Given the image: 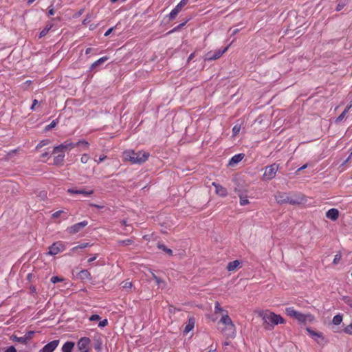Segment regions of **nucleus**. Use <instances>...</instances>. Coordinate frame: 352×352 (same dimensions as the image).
Returning a JSON list of instances; mask_svg holds the SVG:
<instances>
[{"instance_id":"obj_1","label":"nucleus","mask_w":352,"mask_h":352,"mask_svg":"<svg viewBox=\"0 0 352 352\" xmlns=\"http://www.w3.org/2000/svg\"><path fill=\"white\" fill-rule=\"evenodd\" d=\"M149 156V153L145 151L135 152L133 150L129 149L124 151L122 153L124 161L131 164H142L148 159Z\"/></svg>"},{"instance_id":"obj_2","label":"nucleus","mask_w":352,"mask_h":352,"mask_svg":"<svg viewBox=\"0 0 352 352\" xmlns=\"http://www.w3.org/2000/svg\"><path fill=\"white\" fill-rule=\"evenodd\" d=\"M222 324L223 327H219L221 333L227 338H232L236 335V327L231 318L228 315L227 311L223 314L219 322V324Z\"/></svg>"},{"instance_id":"obj_3","label":"nucleus","mask_w":352,"mask_h":352,"mask_svg":"<svg viewBox=\"0 0 352 352\" xmlns=\"http://www.w3.org/2000/svg\"><path fill=\"white\" fill-rule=\"evenodd\" d=\"M265 324V328L272 329L275 325L283 324L285 320L280 316L269 311H262L259 314Z\"/></svg>"},{"instance_id":"obj_4","label":"nucleus","mask_w":352,"mask_h":352,"mask_svg":"<svg viewBox=\"0 0 352 352\" xmlns=\"http://www.w3.org/2000/svg\"><path fill=\"white\" fill-rule=\"evenodd\" d=\"M285 313L288 316L295 318L300 323L306 324L307 322H312L314 320V316L312 314H302L296 311L292 307H287Z\"/></svg>"},{"instance_id":"obj_5","label":"nucleus","mask_w":352,"mask_h":352,"mask_svg":"<svg viewBox=\"0 0 352 352\" xmlns=\"http://www.w3.org/2000/svg\"><path fill=\"white\" fill-rule=\"evenodd\" d=\"M278 169V165L273 164L272 165L265 167V172L263 175V179L264 180H270L273 179L276 174Z\"/></svg>"},{"instance_id":"obj_6","label":"nucleus","mask_w":352,"mask_h":352,"mask_svg":"<svg viewBox=\"0 0 352 352\" xmlns=\"http://www.w3.org/2000/svg\"><path fill=\"white\" fill-rule=\"evenodd\" d=\"M65 245L62 241H57L54 243L50 248L47 253L48 255L54 256L65 250Z\"/></svg>"},{"instance_id":"obj_7","label":"nucleus","mask_w":352,"mask_h":352,"mask_svg":"<svg viewBox=\"0 0 352 352\" xmlns=\"http://www.w3.org/2000/svg\"><path fill=\"white\" fill-rule=\"evenodd\" d=\"M228 47L229 45L223 49H218L213 52H209L206 54V59L208 60H214L219 58L228 50Z\"/></svg>"},{"instance_id":"obj_8","label":"nucleus","mask_w":352,"mask_h":352,"mask_svg":"<svg viewBox=\"0 0 352 352\" xmlns=\"http://www.w3.org/2000/svg\"><path fill=\"white\" fill-rule=\"evenodd\" d=\"M91 340L87 337L81 338L77 342V347L80 352H89V346Z\"/></svg>"},{"instance_id":"obj_9","label":"nucleus","mask_w":352,"mask_h":352,"mask_svg":"<svg viewBox=\"0 0 352 352\" xmlns=\"http://www.w3.org/2000/svg\"><path fill=\"white\" fill-rule=\"evenodd\" d=\"M34 334V331H28L23 337H18V336L14 335L11 337V339L14 342H20V343L26 344L28 343V342L30 340H31V338H32Z\"/></svg>"},{"instance_id":"obj_10","label":"nucleus","mask_w":352,"mask_h":352,"mask_svg":"<svg viewBox=\"0 0 352 352\" xmlns=\"http://www.w3.org/2000/svg\"><path fill=\"white\" fill-rule=\"evenodd\" d=\"M76 146V143L69 142H65L63 144L55 146L54 148L53 153H63L64 152V150H71L73 148Z\"/></svg>"},{"instance_id":"obj_11","label":"nucleus","mask_w":352,"mask_h":352,"mask_svg":"<svg viewBox=\"0 0 352 352\" xmlns=\"http://www.w3.org/2000/svg\"><path fill=\"white\" fill-rule=\"evenodd\" d=\"M88 225L87 221H82L81 222L77 223L70 227L67 228V231L72 234H74L80 232L82 228L86 227Z\"/></svg>"},{"instance_id":"obj_12","label":"nucleus","mask_w":352,"mask_h":352,"mask_svg":"<svg viewBox=\"0 0 352 352\" xmlns=\"http://www.w3.org/2000/svg\"><path fill=\"white\" fill-rule=\"evenodd\" d=\"M188 2V0H182L169 14V19L170 20L175 19L178 13L182 10V8L185 6Z\"/></svg>"},{"instance_id":"obj_13","label":"nucleus","mask_w":352,"mask_h":352,"mask_svg":"<svg viewBox=\"0 0 352 352\" xmlns=\"http://www.w3.org/2000/svg\"><path fill=\"white\" fill-rule=\"evenodd\" d=\"M59 342L58 340H54L46 344L38 352H54L58 347Z\"/></svg>"},{"instance_id":"obj_14","label":"nucleus","mask_w":352,"mask_h":352,"mask_svg":"<svg viewBox=\"0 0 352 352\" xmlns=\"http://www.w3.org/2000/svg\"><path fill=\"white\" fill-rule=\"evenodd\" d=\"M67 192L70 195H82L85 197H89L94 193V190H92L86 191L85 190H77L75 188H68Z\"/></svg>"},{"instance_id":"obj_15","label":"nucleus","mask_w":352,"mask_h":352,"mask_svg":"<svg viewBox=\"0 0 352 352\" xmlns=\"http://www.w3.org/2000/svg\"><path fill=\"white\" fill-rule=\"evenodd\" d=\"M339 216V211L336 208H331L326 212V217L332 220L336 221Z\"/></svg>"},{"instance_id":"obj_16","label":"nucleus","mask_w":352,"mask_h":352,"mask_svg":"<svg viewBox=\"0 0 352 352\" xmlns=\"http://www.w3.org/2000/svg\"><path fill=\"white\" fill-rule=\"evenodd\" d=\"M212 186L215 188V192L217 195H219L221 197H226L228 195L227 190L223 187L222 186L213 182Z\"/></svg>"},{"instance_id":"obj_17","label":"nucleus","mask_w":352,"mask_h":352,"mask_svg":"<svg viewBox=\"0 0 352 352\" xmlns=\"http://www.w3.org/2000/svg\"><path fill=\"white\" fill-rule=\"evenodd\" d=\"M275 198L278 204H283L287 203L289 196L286 193L279 192L275 195Z\"/></svg>"},{"instance_id":"obj_18","label":"nucleus","mask_w":352,"mask_h":352,"mask_svg":"<svg viewBox=\"0 0 352 352\" xmlns=\"http://www.w3.org/2000/svg\"><path fill=\"white\" fill-rule=\"evenodd\" d=\"M235 192L238 194L240 198V205L245 206L249 203L248 199H247V196L244 195L243 192L237 188H235Z\"/></svg>"},{"instance_id":"obj_19","label":"nucleus","mask_w":352,"mask_h":352,"mask_svg":"<svg viewBox=\"0 0 352 352\" xmlns=\"http://www.w3.org/2000/svg\"><path fill=\"white\" fill-rule=\"evenodd\" d=\"M306 330L308 332L309 335L318 342H320L319 339L323 340V337L321 333L316 332L311 329L310 328H307Z\"/></svg>"},{"instance_id":"obj_20","label":"nucleus","mask_w":352,"mask_h":352,"mask_svg":"<svg viewBox=\"0 0 352 352\" xmlns=\"http://www.w3.org/2000/svg\"><path fill=\"white\" fill-rule=\"evenodd\" d=\"M245 155L243 153H239L234 155L229 161V165L234 166L239 162H240L244 157Z\"/></svg>"},{"instance_id":"obj_21","label":"nucleus","mask_w":352,"mask_h":352,"mask_svg":"<svg viewBox=\"0 0 352 352\" xmlns=\"http://www.w3.org/2000/svg\"><path fill=\"white\" fill-rule=\"evenodd\" d=\"M74 342L71 341L66 342L61 348L62 352H72L74 347Z\"/></svg>"},{"instance_id":"obj_22","label":"nucleus","mask_w":352,"mask_h":352,"mask_svg":"<svg viewBox=\"0 0 352 352\" xmlns=\"http://www.w3.org/2000/svg\"><path fill=\"white\" fill-rule=\"evenodd\" d=\"M155 284L157 285V289L164 290L166 288L167 284L166 283L161 279L155 276Z\"/></svg>"},{"instance_id":"obj_23","label":"nucleus","mask_w":352,"mask_h":352,"mask_svg":"<svg viewBox=\"0 0 352 352\" xmlns=\"http://www.w3.org/2000/svg\"><path fill=\"white\" fill-rule=\"evenodd\" d=\"M240 265L238 260L230 262L227 265V270L230 272L234 271Z\"/></svg>"},{"instance_id":"obj_24","label":"nucleus","mask_w":352,"mask_h":352,"mask_svg":"<svg viewBox=\"0 0 352 352\" xmlns=\"http://www.w3.org/2000/svg\"><path fill=\"white\" fill-rule=\"evenodd\" d=\"M108 60V57L107 56H103V57H101L98 60H97L96 61H95L91 65V69H94V68H96V67L103 64L105 61H107Z\"/></svg>"},{"instance_id":"obj_25","label":"nucleus","mask_w":352,"mask_h":352,"mask_svg":"<svg viewBox=\"0 0 352 352\" xmlns=\"http://www.w3.org/2000/svg\"><path fill=\"white\" fill-rule=\"evenodd\" d=\"M352 107V103L349 105L346 106L343 112L336 118V122H341L344 118L345 117L346 114L348 113L349 109Z\"/></svg>"},{"instance_id":"obj_26","label":"nucleus","mask_w":352,"mask_h":352,"mask_svg":"<svg viewBox=\"0 0 352 352\" xmlns=\"http://www.w3.org/2000/svg\"><path fill=\"white\" fill-rule=\"evenodd\" d=\"M194 326H195V321H194V319L192 318H190L188 320V324L186 325L185 327V329H184V332L185 333H188V332H190L191 330H192V329L194 328Z\"/></svg>"},{"instance_id":"obj_27","label":"nucleus","mask_w":352,"mask_h":352,"mask_svg":"<svg viewBox=\"0 0 352 352\" xmlns=\"http://www.w3.org/2000/svg\"><path fill=\"white\" fill-rule=\"evenodd\" d=\"M64 158H65L64 152L59 153V154L56 157H54V164H56V165L61 164L63 162Z\"/></svg>"},{"instance_id":"obj_28","label":"nucleus","mask_w":352,"mask_h":352,"mask_svg":"<svg viewBox=\"0 0 352 352\" xmlns=\"http://www.w3.org/2000/svg\"><path fill=\"white\" fill-rule=\"evenodd\" d=\"M52 27H53V24H52V23L47 24L46 26L43 28V30L40 32L39 38H41L45 36L49 32V31L52 29Z\"/></svg>"},{"instance_id":"obj_29","label":"nucleus","mask_w":352,"mask_h":352,"mask_svg":"<svg viewBox=\"0 0 352 352\" xmlns=\"http://www.w3.org/2000/svg\"><path fill=\"white\" fill-rule=\"evenodd\" d=\"M157 248L160 250H162L164 252H165L166 254L169 255V256H171L172 254H173V251L166 248L164 245L163 244H161V243H158L157 244Z\"/></svg>"},{"instance_id":"obj_30","label":"nucleus","mask_w":352,"mask_h":352,"mask_svg":"<svg viewBox=\"0 0 352 352\" xmlns=\"http://www.w3.org/2000/svg\"><path fill=\"white\" fill-rule=\"evenodd\" d=\"M79 275L81 278L91 279V274L87 270H82L80 272Z\"/></svg>"},{"instance_id":"obj_31","label":"nucleus","mask_w":352,"mask_h":352,"mask_svg":"<svg viewBox=\"0 0 352 352\" xmlns=\"http://www.w3.org/2000/svg\"><path fill=\"white\" fill-rule=\"evenodd\" d=\"M342 321V316L340 314H337L333 318L332 322L336 324H340Z\"/></svg>"},{"instance_id":"obj_32","label":"nucleus","mask_w":352,"mask_h":352,"mask_svg":"<svg viewBox=\"0 0 352 352\" xmlns=\"http://www.w3.org/2000/svg\"><path fill=\"white\" fill-rule=\"evenodd\" d=\"M342 258V254L340 252H338L335 256L333 260V265H338Z\"/></svg>"},{"instance_id":"obj_33","label":"nucleus","mask_w":352,"mask_h":352,"mask_svg":"<svg viewBox=\"0 0 352 352\" xmlns=\"http://www.w3.org/2000/svg\"><path fill=\"white\" fill-rule=\"evenodd\" d=\"M347 1L346 0L339 2L336 8V10L339 12L346 5Z\"/></svg>"},{"instance_id":"obj_34","label":"nucleus","mask_w":352,"mask_h":352,"mask_svg":"<svg viewBox=\"0 0 352 352\" xmlns=\"http://www.w3.org/2000/svg\"><path fill=\"white\" fill-rule=\"evenodd\" d=\"M241 130V126L239 124H236L232 128V134L234 136H236L238 135Z\"/></svg>"},{"instance_id":"obj_35","label":"nucleus","mask_w":352,"mask_h":352,"mask_svg":"<svg viewBox=\"0 0 352 352\" xmlns=\"http://www.w3.org/2000/svg\"><path fill=\"white\" fill-rule=\"evenodd\" d=\"M79 145H82V146H84V147L85 148H88L89 144L87 141L82 140H79L78 142H76V146H79Z\"/></svg>"},{"instance_id":"obj_36","label":"nucleus","mask_w":352,"mask_h":352,"mask_svg":"<svg viewBox=\"0 0 352 352\" xmlns=\"http://www.w3.org/2000/svg\"><path fill=\"white\" fill-rule=\"evenodd\" d=\"M58 124V121L56 120H53L50 124L45 126V130L49 131L50 129L55 127Z\"/></svg>"},{"instance_id":"obj_37","label":"nucleus","mask_w":352,"mask_h":352,"mask_svg":"<svg viewBox=\"0 0 352 352\" xmlns=\"http://www.w3.org/2000/svg\"><path fill=\"white\" fill-rule=\"evenodd\" d=\"M89 160V156L87 154H83L81 156L80 161L82 164H86Z\"/></svg>"},{"instance_id":"obj_38","label":"nucleus","mask_w":352,"mask_h":352,"mask_svg":"<svg viewBox=\"0 0 352 352\" xmlns=\"http://www.w3.org/2000/svg\"><path fill=\"white\" fill-rule=\"evenodd\" d=\"M343 300L346 305L352 307V298L344 296Z\"/></svg>"},{"instance_id":"obj_39","label":"nucleus","mask_w":352,"mask_h":352,"mask_svg":"<svg viewBox=\"0 0 352 352\" xmlns=\"http://www.w3.org/2000/svg\"><path fill=\"white\" fill-rule=\"evenodd\" d=\"M49 143H50L49 140H43L38 144L36 148H41L45 145H47Z\"/></svg>"},{"instance_id":"obj_40","label":"nucleus","mask_w":352,"mask_h":352,"mask_svg":"<svg viewBox=\"0 0 352 352\" xmlns=\"http://www.w3.org/2000/svg\"><path fill=\"white\" fill-rule=\"evenodd\" d=\"M107 157V155H101L98 159H96L94 158V161L98 164H99L100 163H101L102 162H103L106 158Z\"/></svg>"},{"instance_id":"obj_41","label":"nucleus","mask_w":352,"mask_h":352,"mask_svg":"<svg viewBox=\"0 0 352 352\" xmlns=\"http://www.w3.org/2000/svg\"><path fill=\"white\" fill-rule=\"evenodd\" d=\"M94 349L98 352L102 350L101 341H100V340L97 341V342L94 344Z\"/></svg>"},{"instance_id":"obj_42","label":"nucleus","mask_w":352,"mask_h":352,"mask_svg":"<svg viewBox=\"0 0 352 352\" xmlns=\"http://www.w3.org/2000/svg\"><path fill=\"white\" fill-rule=\"evenodd\" d=\"M214 311L215 313L223 311V309L221 307L220 304L218 302L215 303Z\"/></svg>"},{"instance_id":"obj_43","label":"nucleus","mask_w":352,"mask_h":352,"mask_svg":"<svg viewBox=\"0 0 352 352\" xmlns=\"http://www.w3.org/2000/svg\"><path fill=\"white\" fill-rule=\"evenodd\" d=\"M100 317L99 315L98 314H94V315H91L89 318V320L90 321H98V320H100Z\"/></svg>"},{"instance_id":"obj_44","label":"nucleus","mask_w":352,"mask_h":352,"mask_svg":"<svg viewBox=\"0 0 352 352\" xmlns=\"http://www.w3.org/2000/svg\"><path fill=\"white\" fill-rule=\"evenodd\" d=\"M107 324H108L107 320L104 319L103 320H101L99 322L98 327L102 328V327H106L107 325Z\"/></svg>"},{"instance_id":"obj_45","label":"nucleus","mask_w":352,"mask_h":352,"mask_svg":"<svg viewBox=\"0 0 352 352\" xmlns=\"http://www.w3.org/2000/svg\"><path fill=\"white\" fill-rule=\"evenodd\" d=\"M287 203L294 205V204H300V201L289 197Z\"/></svg>"},{"instance_id":"obj_46","label":"nucleus","mask_w":352,"mask_h":352,"mask_svg":"<svg viewBox=\"0 0 352 352\" xmlns=\"http://www.w3.org/2000/svg\"><path fill=\"white\" fill-rule=\"evenodd\" d=\"M63 280L61 278H60L58 276H52L51 278V282L54 284L58 283V282H60Z\"/></svg>"},{"instance_id":"obj_47","label":"nucleus","mask_w":352,"mask_h":352,"mask_svg":"<svg viewBox=\"0 0 352 352\" xmlns=\"http://www.w3.org/2000/svg\"><path fill=\"white\" fill-rule=\"evenodd\" d=\"M344 331L348 334L352 335V323L345 328Z\"/></svg>"},{"instance_id":"obj_48","label":"nucleus","mask_w":352,"mask_h":352,"mask_svg":"<svg viewBox=\"0 0 352 352\" xmlns=\"http://www.w3.org/2000/svg\"><path fill=\"white\" fill-rule=\"evenodd\" d=\"M119 243L122 245H128L131 243V240L127 239L119 241Z\"/></svg>"},{"instance_id":"obj_49","label":"nucleus","mask_w":352,"mask_h":352,"mask_svg":"<svg viewBox=\"0 0 352 352\" xmlns=\"http://www.w3.org/2000/svg\"><path fill=\"white\" fill-rule=\"evenodd\" d=\"M63 210H58L52 214V217L54 218H58L60 216L62 213H63Z\"/></svg>"},{"instance_id":"obj_50","label":"nucleus","mask_w":352,"mask_h":352,"mask_svg":"<svg viewBox=\"0 0 352 352\" xmlns=\"http://www.w3.org/2000/svg\"><path fill=\"white\" fill-rule=\"evenodd\" d=\"M78 245H79L80 249H84V248H86L88 247H90L91 245L89 243H83Z\"/></svg>"},{"instance_id":"obj_51","label":"nucleus","mask_w":352,"mask_h":352,"mask_svg":"<svg viewBox=\"0 0 352 352\" xmlns=\"http://www.w3.org/2000/svg\"><path fill=\"white\" fill-rule=\"evenodd\" d=\"M4 352H16V349L13 346H10L8 348H7Z\"/></svg>"},{"instance_id":"obj_52","label":"nucleus","mask_w":352,"mask_h":352,"mask_svg":"<svg viewBox=\"0 0 352 352\" xmlns=\"http://www.w3.org/2000/svg\"><path fill=\"white\" fill-rule=\"evenodd\" d=\"M54 13H55V11H54V8L52 6L49 7L48 16H52L54 14Z\"/></svg>"},{"instance_id":"obj_53","label":"nucleus","mask_w":352,"mask_h":352,"mask_svg":"<svg viewBox=\"0 0 352 352\" xmlns=\"http://www.w3.org/2000/svg\"><path fill=\"white\" fill-rule=\"evenodd\" d=\"M38 104V100L36 99H34L33 100V103L30 107V109L34 111L35 109V106Z\"/></svg>"},{"instance_id":"obj_54","label":"nucleus","mask_w":352,"mask_h":352,"mask_svg":"<svg viewBox=\"0 0 352 352\" xmlns=\"http://www.w3.org/2000/svg\"><path fill=\"white\" fill-rule=\"evenodd\" d=\"M89 205L91 206L95 207L98 209H102L104 208V206H102V205H98V204H90Z\"/></svg>"},{"instance_id":"obj_55","label":"nucleus","mask_w":352,"mask_h":352,"mask_svg":"<svg viewBox=\"0 0 352 352\" xmlns=\"http://www.w3.org/2000/svg\"><path fill=\"white\" fill-rule=\"evenodd\" d=\"M132 286V284L131 282H126L124 285H123V287L124 288H131Z\"/></svg>"},{"instance_id":"obj_56","label":"nucleus","mask_w":352,"mask_h":352,"mask_svg":"<svg viewBox=\"0 0 352 352\" xmlns=\"http://www.w3.org/2000/svg\"><path fill=\"white\" fill-rule=\"evenodd\" d=\"M113 28H109L108 30H107V32L104 33V36H108L113 31Z\"/></svg>"},{"instance_id":"obj_57","label":"nucleus","mask_w":352,"mask_h":352,"mask_svg":"<svg viewBox=\"0 0 352 352\" xmlns=\"http://www.w3.org/2000/svg\"><path fill=\"white\" fill-rule=\"evenodd\" d=\"M80 248H79V245H77V246H75L74 248H72L71 250H70V252L72 253H74V252H76L78 250H79Z\"/></svg>"},{"instance_id":"obj_58","label":"nucleus","mask_w":352,"mask_h":352,"mask_svg":"<svg viewBox=\"0 0 352 352\" xmlns=\"http://www.w3.org/2000/svg\"><path fill=\"white\" fill-rule=\"evenodd\" d=\"M96 258H97V254H95L94 256H92V257H91L90 258L88 259V262L89 263H91L94 261H95Z\"/></svg>"},{"instance_id":"obj_59","label":"nucleus","mask_w":352,"mask_h":352,"mask_svg":"<svg viewBox=\"0 0 352 352\" xmlns=\"http://www.w3.org/2000/svg\"><path fill=\"white\" fill-rule=\"evenodd\" d=\"M185 23H186L179 24V25H177L176 28H174L173 31H175V30H178L179 28H182V26H184L185 25Z\"/></svg>"},{"instance_id":"obj_60","label":"nucleus","mask_w":352,"mask_h":352,"mask_svg":"<svg viewBox=\"0 0 352 352\" xmlns=\"http://www.w3.org/2000/svg\"><path fill=\"white\" fill-rule=\"evenodd\" d=\"M18 352H32L30 348H27L24 350H19Z\"/></svg>"},{"instance_id":"obj_61","label":"nucleus","mask_w":352,"mask_h":352,"mask_svg":"<svg viewBox=\"0 0 352 352\" xmlns=\"http://www.w3.org/2000/svg\"><path fill=\"white\" fill-rule=\"evenodd\" d=\"M92 50H93V49H92V48L89 47V48H87V49L86 50V51H85V54H90V53L91 52V51H92Z\"/></svg>"},{"instance_id":"obj_62","label":"nucleus","mask_w":352,"mask_h":352,"mask_svg":"<svg viewBox=\"0 0 352 352\" xmlns=\"http://www.w3.org/2000/svg\"><path fill=\"white\" fill-rule=\"evenodd\" d=\"M307 164H305V165H303L302 166L300 167V168L297 170V171H300V170H304L305 168H307Z\"/></svg>"},{"instance_id":"obj_63","label":"nucleus","mask_w":352,"mask_h":352,"mask_svg":"<svg viewBox=\"0 0 352 352\" xmlns=\"http://www.w3.org/2000/svg\"><path fill=\"white\" fill-rule=\"evenodd\" d=\"M121 223H122V226H127V225H126V221L125 220H122V221H121Z\"/></svg>"},{"instance_id":"obj_64","label":"nucleus","mask_w":352,"mask_h":352,"mask_svg":"<svg viewBox=\"0 0 352 352\" xmlns=\"http://www.w3.org/2000/svg\"><path fill=\"white\" fill-rule=\"evenodd\" d=\"M238 31H239V30H238V29H235V30H233V32H232V34H236V33L238 32Z\"/></svg>"}]
</instances>
